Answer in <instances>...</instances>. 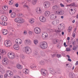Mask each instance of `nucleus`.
Listing matches in <instances>:
<instances>
[{
  "label": "nucleus",
  "instance_id": "nucleus-49",
  "mask_svg": "<svg viewBox=\"0 0 78 78\" xmlns=\"http://www.w3.org/2000/svg\"><path fill=\"white\" fill-rule=\"evenodd\" d=\"M71 50L69 48H66V51H70Z\"/></svg>",
  "mask_w": 78,
  "mask_h": 78
},
{
  "label": "nucleus",
  "instance_id": "nucleus-6",
  "mask_svg": "<svg viewBox=\"0 0 78 78\" xmlns=\"http://www.w3.org/2000/svg\"><path fill=\"white\" fill-rule=\"evenodd\" d=\"M10 44H11V42L9 40H6L4 42V45L6 47H9L11 46Z\"/></svg>",
  "mask_w": 78,
  "mask_h": 78
},
{
  "label": "nucleus",
  "instance_id": "nucleus-57",
  "mask_svg": "<svg viewBox=\"0 0 78 78\" xmlns=\"http://www.w3.org/2000/svg\"><path fill=\"white\" fill-rule=\"evenodd\" d=\"M57 32L59 34V33H61V30H57Z\"/></svg>",
  "mask_w": 78,
  "mask_h": 78
},
{
  "label": "nucleus",
  "instance_id": "nucleus-14",
  "mask_svg": "<svg viewBox=\"0 0 78 78\" xmlns=\"http://www.w3.org/2000/svg\"><path fill=\"white\" fill-rule=\"evenodd\" d=\"M6 52L5 51L3 50H0V59H1V57L2 56L3 57V55H5Z\"/></svg>",
  "mask_w": 78,
  "mask_h": 78
},
{
  "label": "nucleus",
  "instance_id": "nucleus-32",
  "mask_svg": "<svg viewBox=\"0 0 78 78\" xmlns=\"http://www.w3.org/2000/svg\"><path fill=\"white\" fill-rule=\"evenodd\" d=\"M16 67L19 69H21L22 68V66L19 64H17Z\"/></svg>",
  "mask_w": 78,
  "mask_h": 78
},
{
  "label": "nucleus",
  "instance_id": "nucleus-30",
  "mask_svg": "<svg viewBox=\"0 0 78 78\" xmlns=\"http://www.w3.org/2000/svg\"><path fill=\"white\" fill-rule=\"evenodd\" d=\"M69 75H70V76L71 78H75V74H73L72 73H69Z\"/></svg>",
  "mask_w": 78,
  "mask_h": 78
},
{
  "label": "nucleus",
  "instance_id": "nucleus-53",
  "mask_svg": "<svg viewBox=\"0 0 78 78\" xmlns=\"http://www.w3.org/2000/svg\"><path fill=\"white\" fill-rule=\"evenodd\" d=\"M67 2H69V3H70L72 2V0H66Z\"/></svg>",
  "mask_w": 78,
  "mask_h": 78
},
{
  "label": "nucleus",
  "instance_id": "nucleus-42",
  "mask_svg": "<svg viewBox=\"0 0 78 78\" xmlns=\"http://www.w3.org/2000/svg\"><path fill=\"white\" fill-rule=\"evenodd\" d=\"M56 56L57 58H59L61 57V55L60 54H57L56 55Z\"/></svg>",
  "mask_w": 78,
  "mask_h": 78
},
{
  "label": "nucleus",
  "instance_id": "nucleus-7",
  "mask_svg": "<svg viewBox=\"0 0 78 78\" xmlns=\"http://www.w3.org/2000/svg\"><path fill=\"white\" fill-rule=\"evenodd\" d=\"M34 31L36 34H39L41 33V29L39 27H37L34 28Z\"/></svg>",
  "mask_w": 78,
  "mask_h": 78
},
{
  "label": "nucleus",
  "instance_id": "nucleus-28",
  "mask_svg": "<svg viewBox=\"0 0 78 78\" xmlns=\"http://www.w3.org/2000/svg\"><path fill=\"white\" fill-rule=\"evenodd\" d=\"M45 61L44 60H42L39 61V64L40 65H42L43 66L45 64Z\"/></svg>",
  "mask_w": 78,
  "mask_h": 78
},
{
  "label": "nucleus",
  "instance_id": "nucleus-18",
  "mask_svg": "<svg viewBox=\"0 0 78 78\" xmlns=\"http://www.w3.org/2000/svg\"><path fill=\"white\" fill-rule=\"evenodd\" d=\"M13 48H14L15 50H19L20 48H19V46L18 44H15L14 45Z\"/></svg>",
  "mask_w": 78,
  "mask_h": 78
},
{
  "label": "nucleus",
  "instance_id": "nucleus-29",
  "mask_svg": "<svg viewBox=\"0 0 78 78\" xmlns=\"http://www.w3.org/2000/svg\"><path fill=\"white\" fill-rule=\"evenodd\" d=\"M41 70V73L42 75H43L44 76H45V75H46V73L45 72V70L44 69H42Z\"/></svg>",
  "mask_w": 78,
  "mask_h": 78
},
{
  "label": "nucleus",
  "instance_id": "nucleus-27",
  "mask_svg": "<svg viewBox=\"0 0 78 78\" xmlns=\"http://www.w3.org/2000/svg\"><path fill=\"white\" fill-rule=\"evenodd\" d=\"M16 16V14L14 12H12L11 14V17L12 18H14Z\"/></svg>",
  "mask_w": 78,
  "mask_h": 78
},
{
  "label": "nucleus",
  "instance_id": "nucleus-46",
  "mask_svg": "<svg viewBox=\"0 0 78 78\" xmlns=\"http://www.w3.org/2000/svg\"><path fill=\"white\" fill-rule=\"evenodd\" d=\"M24 71H25V72L26 73H28V72H29V71H28V70L27 69H24Z\"/></svg>",
  "mask_w": 78,
  "mask_h": 78
},
{
  "label": "nucleus",
  "instance_id": "nucleus-1",
  "mask_svg": "<svg viewBox=\"0 0 78 78\" xmlns=\"http://www.w3.org/2000/svg\"><path fill=\"white\" fill-rule=\"evenodd\" d=\"M23 51L24 53H26V54H30L32 51L31 49L29 47L26 46L24 47V48L23 50Z\"/></svg>",
  "mask_w": 78,
  "mask_h": 78
},
{
  "label": "nucleus",
  "instance_id": "nucleus-54",
  "mask_svg": "<svg viewBox=\"0 0 78 78\" xmlns=\"http://www.w3.org/2000/svg\"><path fill=\"white\" fill-rule=\"evenodd\" d=\"M64 45L65 47H67V45H66V43L64 42Z\"/></svg>",
  "mask_w": 78,
  "mask_h": 78
},
{
  "label": "nucleus",
  "instance_id": "nucleus-60",
  "mask_svg": "<svg viewBox=\"0 0 78 78\" xmlns=\"http://www.w3.org/2000/svg\"><path fill=\"white\" fill-rule=\"evenodd\" d=\"M3 21H0V24H1V25H3Z\"/></svg>",
  "mask_w": 78,
  "mask_h": 78
},
{
  "label": "nucleus",
  "instance_id": "nucleus-48",
  "mask_svg": "<svg viewBox=\"0 0 78 78\" xmlns=\"http://www.w3.org/2000/svg\"><path fill=\"white\" fill-rule=\"evenodd\" d=\"M61 24H60V25H59L58 27V30H61V27H62V25H61Z\"/></svg>",
  "mask_w": 78,
  "mask_h": 78
},
{
  "label": "nucleus",
  "instance_id": "nucleus-23",
  "mask_svg": "<svg viewBox=\"0 0 78 78\" xmlns=\"http://www.w3.org/2000/svg\"><path fill=\"white\" fill-rule=\"evenodd\" d=\"M57 16L55 14H52L50 16V18L51 19H54L56 18Z\"/></svg>",
  "mask_w": 78,
  "mask_h": 78
},
{
  "label": "nucleus",
  "instance_id": "nucleus-43",
  "mask_svg": "<svg viewBox=\"0 0 78 78\" xmlns=\"http://www.w3.org/2000/svg\"><path fill=\"white\" fill-rule=\"evenodd\" d=\"M20 57L21 58H22L23 59H25V56L24 55L22 54L20 55Z\"/></svg>",
  "mask_w": 78,
  "mask_h": 78
},
{
  "label": "nucleus",
  "instance_id": "nucleus-19",
  "mask_svg": "<svg viewBox=\"0 0 78 78\" xmlns=\"http://www.w3.org/2000/svg\"><path fill=\"white\" fill-rule=\"evenodd\" d=\"M2 34H3L4 35H6L8 34V30H5V29H4L3 30H2Z\"/></svg>",
  "mask_w": 78,
  "mask_h": 78
},
{
  "label": "nucleus",
  "instance_id": "nucleus-61",
  "mask_svg": "<svg viewBox=\"0 0 78 78\" xmlns=\"http://www.w3.org/2000/svg\"><path fill=\"white\" fill-rule=\"evenodd\" d=\"M73 50H76V48L75 47V46H74L73 47Z\"/></svg>",
  "mask_w": 78,
  "mask_h": 78
},
{
  "label": "nucleus",
  "instance_id": "nucleus-47",
  "mask_svg": "<svg viewBox=\"0 0 78 78\" xmlns=\"http://www.w3.org/2000/svg\"><path fill=\"white\" fill-rule=\"evenodd\" d=\"M8 73L5 74L4 78H8Z\"/></svg>",
  "mask_w": 78,
  "mask_h": 78
},
{
  "label": "nucleus",
  "instance_id": "nucleus-16",
  "mask_svg": "<svg viewBox=\"0 0 78 78\" xmlns=\"http://www.w3.org/2000/svg\"><path fill=\"white\" fill-rule=\"evenodd\" d=\"M2 64L4 65H7L8 64V58H5L4 60L2 61Z\"/></svg>",
  "mask_w": 78,
  "mask_h": 78
},
{
  "label": "nucleus",
  "instance_id": "nucleus-12",
  "mask_svg": "<svg viewBox=\"0 0 78 78\" xmlns=\"http://www.w3.org/2000/svg\"><path fill=\"white\" fill-rule=\"evenodd\" d=\"M42 38L43 39H46V38L48 37L47 33V32H43L42 34Z\"/></svg>",
  "mask_w": 78,
  "mask_h": 78
},
{
  "label": "nucleus",
  "instance_id": "nucleus-2",
  "mask_svg": "<svg viewBox=\"0 0 78 78\" xmlns=\"http://www.w3.org/2000/svg\"><path fill=\"white\" fill-rule=\"evenodd\" d=\"M47 43L46 42L42 41L40 43V47L43 49L47 48Z\"/></svg>",
  "mask_w": 78,
  "mask_h": 78
},
{
  "label": "nucleus",
  "instance_id": "nucleus-26",
  "mask_svg": "<svg viewBox=\"0 0 78 78\" xmlns=\"http://www.w3.org/2000/svg\"><path fill=\"white\" fill-rule=\"evenodd\" d=\"M54 44H56L59 42V39H54L53 40Z\"/></svg>",
  "mask_w": 78,
  "mask_h": 78
},
{
  "label": "nucleus",
  "instance_id": "nucleus-21",
  "mask_svg": "<svg viewBox=\"0 0 78 78\" xmlns=\"http://www.w3.org/2000/svg\"><path fill=\"white\" fill-rule=\"evenodd\" d=\"M50 12L49 11H46L44 12V16L46 17H48L50 16Z\"/></svg>",
  "mask_w": 78,
  "mask_h": 78
},
{
  "label": "nucleus",
  "instance_id": "nucleus-64",
  "mask_svg": "<svg viewBox=\"0 0 78 78\" xmlns=\"http://www.w3.org/2000/svg\"><path fill=\"white\" fill-rule=\"evenodd\" d=\"M0 78H3V75H0Z\"/></svg>",
  "mask_w": 78,
  "mask_h": 78
},
{
  "label": "nucleus",
  "instance_id": "nucleus-15",
  "mask_svg": "<svg viewBox=\"0 0 78 78\" xmlns=\"http://www.w3.org/2000/svg\"><path fill=\"white\" fill-rule=\"evenodd\" d=\"M1 19L2 20H3L4 22H7L8 20V18L4 16H2L1 17Z\"/></svg>",
  "mask_w": 78,
  "mask_h": 78
},
{
  "label": "nucleus",
  "instance_id": "nucleus-17",
  "mask_svg": "<svg viewBox=\"0 0 78 78\" xmlns=\"http://www.w3.org/2000/svg\"><path fill=\"white\" fill-rule=\"evenodd\" d=\"M40 20L42 22L44 23L46 22V18L44 17H42V16L40 17Z\"/></svg>",
  "mask_w": 78,
  "mask_h": 78
},
{
  "label": "nucleus",
  "instance_id": "nucleus-20",
  "mask_svg": "<svg viewBox=\"0 0 78 78\" xmlns=\"http://www.w3.org/2000/svg\"><path fill=\"white\" fill-rule=\"evenodd\" d=\"M68 6H71V7H76V5L75 2H73L69 5H67Z\"/></svg>",
  "mask_w": 78,
  "mask_h": 78
},
{
  "label": "nucleus",
  "instance_id": "nucleus-52",
  "mask_svg": "<svg viewBox=\"0 0 78 78\" xmlns=\"http://www.w3.org/2000/svg\"><path fill=\"white\" fill-rule=\"evenodd\" d=\"M23 34L26 35L27 34V31L25 30L23 32Z\"/></svg>",
  "mask_w": 78,
  "mask_h": 78
},
{
  "label": "nucleus",
  "instance_id": "nucleus-38",
  "mask_svg": "<svg viewBox=\"0 0 78 78\" xmlns=\"http://www.w3.org/2000/svg\"><path fill=\"white\" fill-rule=\"evenodd\" d=\"M2 8L4 11H6L8 9V6H4Z\"/></svg>",
  "mask_w": 78,
  "mask_h": 78
},
{
  "label": "nucleus",
  "instance_id": "nucleus-58",
  "mask_svg": "<svg viewBox=\"0 0 78 78\" xmlns=\"http://www.w3.org/2000/svg\"><path fill=\"white\" fill-rule=\"evenodd\" d=\"M14 78H20V77L17 76H14Z\"/></svg>",
  "mask_w": 78,
  "mask_h": 78
},
{
  "label": "nucleus",
  "instance_id": "nucleus-45",
  "mask_svg": "<svg viewBox=\"0 0 78 78\" xmlns=\"http://www.w3.org/2000/svg\"><path fill=\"white\" fill-rule=\"evenodd\" d=\"M49 71L50 72H51V73L53 72V71H54V70L53 69L51 68H50Z\"/></svg>",
  "mask_w": 78,
  "mask_h": 78
},
{
  "label": "nucleus",
  "instance_id": "nucleus-31",
  "mask_svg": "<svg viewBox=\"0 0 78 78\" xmlns=\"http://www.w3.org/2000/svg\"><path fill=\"white\" fill-rule=\"evenodd\" d=\"M72 31V27L71 26H69L68 29V33H70V32H71Z\"/></svg>",
  "mask_w": 78,
  "mask_h": 78
},
{
  "label": "nucleus",
  "instance_id": "nucleus-50",
  "mask_svg": "<svg viewBox=\"0 0 78 78\" xmlns=\"http://www.w3.org/2000/svg\"><path fill=\"white\" fill-rule=\"evenodd\" d=\"M7 25V24H6V23L3 22V24H2L3 26H5Z\"/></svg>",
  "mask_w": 78,
  "mask_h": 78
},
{
  "label": "nucleus",
  "instance_id": "nucleus-44",
  "mask_svg": "<svg viewBox=\"0 0 78 78\" xmlns=\"http://www.w3.org/2000/svg\"><path fill=\"white\" fill-rule=\"evenodd\" d=\"M34 54L35 56H36V55H38V52L37 51H34Z\"/></svg>",
  "mask_w": 78,
  "mask_h": 78
},
{
  "label": "nucleus",
  "instance_id": "nucleus-25",
  "mask_svg": "<svg viewBox=\"0 0 78 78\" xmlns=\"http://www.w3.org/2000/svg\"><path fill=\"white\" fill-rule=\"evenodd\" d=\"M30 69H35L36 68V66H35V65L34 64H31L30 66Z\"/></svg>",
  "mask_w": 78,
  "mask_h": 78
},
{
  "label": "nucleus",
  "instance_id": "nucleus-62",
  "mask_svg": "<svg viewBox=\"0 0 78 78\" xmlns=\"http://www.w3.org/2000/svg\"><path fill=\"white\" fill-rule=\"evenodd\" d=\"M68 61H69V62H72V60H71V59H70V58H68Z\"/></svg>",
  "mask_w": 78,
  "mask_h": 78
},
{
  "label": "nucleus",
  "instance_id": "nucleus-22",
  "mask_svg": "<svg viewBox=\"0 0 78 78\" xmlns=\"http://www.w3.org/2000/svg\"><path fill=\"white\" fill-rule=\"evenodd\" d=\"M55 73H58V74H60L61 73V69L59 68H57L55 69Z\"/></svg>",
  "mask_w": 78,
  "mask_h": 78
},
{
  "label": "nucleus",
  "instance_id": "nucleus-33",
  "mask_svg": "<svg viewBox=\"0 0 78 78\" xmlns=\"http://www.w3.org/2000/svg\"><path fill=\"white\" fill-rule=\"evenodd\" d=\"M17 16H18V17H23V14L21 13H18L17 14Z\"/></svg>",
  "mask_w": 78,
  "mask_h": 78
},
{
  "label": "nucleus",
  "instance_id": "nucleus-63",
  "mask_svg": "<svg viewBox=\"0 0 78 78\" xmlns=\"http://www.w3.org/2000/svg\"><path fill=\"white\" fill-rule=\"evenodd\" d=\"M75 66H77V65H78V61L76 62L75 64Z\"/></svg>",
  "mask_w": 78,
  "mask_h": 78
},
{
  "label": "nucleus",
  "instance_id": "nucleus-8",
  "mask_svg": "<svg viewBox=\"0 0 78 78\" xmlns=\"http://www.w3.org/2000/svg\"><path fill=\"white\" fill-rule=\"evenodd\" d=\"M43 5L45 8H48L50 6V4L48 2H45L44 3Z\"/></svg>",
  "mask_w": 78,
  "mask_h": 78
},
{
  "label": "nucleus",
  "instance_id": "nucleus-34",
  "mask_svg": "<svg viewBox=\"0 0 78 78\" xmlns=\"http://www.w3.org/2000/svg\"><path fill=\"white\" fill-rule=\"evenodd\" d=\"M51 24L53 25H54V26H55L56 25H57V21H54L51 23Z\"/></svg>",
  "mask_w": 78,
  "mask_h": 78
},
{
  "label": "nucleus",
  "instance_id": "nucleus-11",
  "mask_svg": "<svg viewBox=\"0 0 78 78\" xmlns=\"http://www.w3.org/2000/svg\"><path fill=\"white\" fill-rule=\"evenodd\" d=\"M24 44L26 45H30L31 44V41L28 39H26L24 41Z\"/></svg>",
  "mask_w": 78,
  "mask_h": 78
},
{
  "label": "nucleus",
  "instance_id": "nucleus-59",
  "mask_svg": "<svg viewBox=\"0 0 78 78\" xmlns=\"http://www.w3.org/2000/svg\"><path fill=\"white\" fill-rule=\"evenodd\" d=\"M29 33L30 34H33V32L31 31H30L29 32Z\"/></svg>",
  "mask_w": 78,
  "mask_h": 78
},
{
  "label": "nucleus",
  "instance_id": "nucleus-39",
  "mask_svg": "<svg viewBox=\"0 0 78 78\" xmlns=\"http://www.w3.org/2000/svg\"><path fill=\"white\" fill-rule=\"evenodd\" d=\"M0 71L2 73H5V70L3 69L2 68H1V69H0Z\"/></svg>",
  "mask_w": 78,
  "mask_h": 78
},
{
  "label": "nucleus",
  "instance_id": "nucleus-56",
  "mask_svg": "<svg viewBox=\"0 0 78 78\" xmlns=\"http://www.w3.org/2000/svg\"><path fill=\"white\" fill-rule=\"evenodd\" d=\"M15 6H16V8H18V7H19V4L17 3L15 5Z\"/></svg>",
  "mask_w": 78,
  "mask_h": 78
},
{
  "label": "nucleus",
  "instance_id": "nucleus-13",
  "mask_svg": "<svg viewBox=\"0 0 78 78\" xmlns=\"http://www.w3.org/2000/svg\"><path fill=\"white\" fill-rule=\"evenodd\" d=\"M59 9V5H55L52 7V9L55 11Z\"/></svg>",
  "mask_w": 78,
  "mask_h": 78
},
{
  "label": "nucleus",
  "instance_id": "nucleus-40",
  "mask_svg": "<svg viewBox=\"0 0 78 78\" xmlns=\"http://www.w3.org/2000/svg\"><path fill=\"white\" fill-rule=\"evenodd\" d=\"M71 11L73 12V14H74L75 13V12H76V11H75V9H70Z\"/></svg>",
  "mask_w": 78,
  "mask_h": 78
},
{
  "label": "nucleus",
  "instance_id": "nucleus-10",
  "mask_svg": "<svg viewBox=\"0 0 78 78\" xmlns=\"http://www.w3.org/2000/svg\"><path fill=\"white\" fill-rule=\"evenodd\" d=\"M21 42L22 40L20 39L17 38L15 42L16 44H15L19 45L21 44H22V43Z\"/></svg>",
  "mask_w": 78,
  "mask_h": 78
},
{
  "label": "nucleus",
  "instance_id": "nucleus-3",
  "mask_svg": "<svg viewBox=\"0 0 78 78\" xmlns=\"http://www.w3.org/2000/svg\"><path fill=\"white\" fill-rule=\"evenodd\" d=\"M15 21L17 23H23L25 22V20L22 18H17L15 19Z\"/></svg>",
  "mask_w": 78,
  "mask_h": 78
},
{
  "label": "nucleus",
  "instance_id": "nucleus-36",
  "mask_svg": "<svg viewBox=\"0 0 78 78\" xmlns=\"http://www.w3.org/2000/svg\"><path fill=\"white\" fill-rule=\"evenodd\" d=\"M40 54L42 56H45V53H44V51H40Z\"/></svg>",
  "mask_w": 78,
  "mask_h": 78
},
{
  "label": "nucleus",
  "instance_id": "nucleus-24",
  "mask_svg": "<svg viewBox=\"0 0 78 78\" xmlns=\"http://www.w3.org/2000/svg\"><path fill=\"white\" fill-rule=\"evenodd\" d=\"M36 11L38 14H41V13H42V11H41V9H40V8H38L37 9Z\"/></svg>",
  "mask_w": 78,
  "mask_h": 78
},
{
  "label": "nucleus",
  "instance_id": "nucleus-51",
  "mask_svg": "<svg viewBox=\"0 0 78 78\" xmlns=\"http://www.w3.org/2000/svg\"><path fill=\"white\" fill-rule=\"evenodd\" d=\"M49 31H50V32H54V30L53 29H49Z\"/></svg>",
  "mask_w": 78,
  "mask_h": 78
},
{
  "label": "nucleus",
  "instance_id": "nucleus-37",
  "mask_svg": "<svg viewBox=\"0 0 78 78\" xmlns=\"http://www.w3.org/2000/svg\"><path fill=\"white\" fill-rule=\"evenodd\" d=\"M29 23H34V19H30L29 20Z\"/></svg>",
  "mask_w": 78,
  "mask_h": 78
},
{
  "label": "nucleus",
  "instance_id": "nucleus-55",
  "mask_svg": "<svg viewBox=\"0 0 78 78\" xmlns=\"http://www.w3.org/2000/svg\"><path fill=\"white\" fill-rule=\"evenodd\" d=\"M60 5L61 7H64V5L62 4H60Z\"/></svg>",
  "mask_w": 78,
  "mask_h": 78
},
{
  "label": "nucleus",
  "instance_id": "nucleus-41",
  "mask_svg": "<svg viewBox=\"0 0 78 78\" xmlns=\"http://www.w3.org/2000/svg\"><path fill=\"white\" fill-rule=\"evenodd\" d=\"M34 42L35 45H37V43H38L39 41L37 40H35L34 41Z\"/></svg>",
  "mask_w": 78,
  "mask_h": 78
},
{
  "label": "nucleus",
  "instance_id": "nucleus-4",
  "mask_svg": "<svg viewBox=\"0 0 78 78\" xmlns=\"http://www.w3.org/2000/svg\"><path fill=\"white\" fill-rule=\"evenodd\" d=\"M7 56L10 59H14L15 55H14V54L12 52H10L8 53Z\"/></svg>",
  "mask_w": 78,
  "mask_h": 78
},
{
  "label": "nucleus",
  "instance_id": "nucleus-9",
  "mask_svg": "<svg viewBox=\"0 0 78 78\" xmlns=\"http://www.w3.org/2000/svg\"><path fill=\"white\" fill-rule=\"evenodd\" d=\"M7 73L8 75V77H9L10 78L12 77V76H13V75H14L12 72H11V71L9 70L7 71Z\"/></svg>",
  "mask_w": 78,
  "mask_h": 78
},
{
  "label": "nucleus",
  "instance_id": "nucleus-5",
  "mask_svg": "<svg viewBox=\"0 0 78 78\" xmlns=\"http://www.w3.org/2000/svg\"><path fill=\"white\" fill-rule=\"evenodd\" d=\"M55 14L58 15H63L64 14V12L63 10L59 9L58 11H55Z\"/></svg>",
  "mask_w": 78,
  "mask_h": 78
},
{
  "label": "nucleus",
  "instance_id": "nucleus-35",
  "mask_svg": "<svg viewBox=\"0 0 78 78\" xmlns=\"http://www.w3.org/2000/svg\"><path fill=\"white\" fill-rule=\"evenodd\" d=\"M37 0H32V3L33 5H35L36 4V3H37Z\"/></svg>",
  "mask_w": 78,
  "mask_h": 78
}]
</instances>
